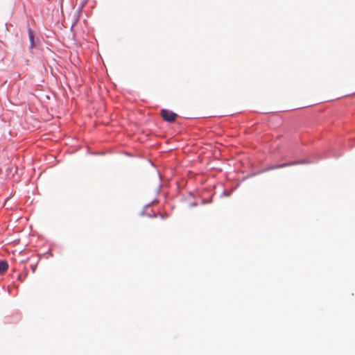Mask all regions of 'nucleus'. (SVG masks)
Returning <instances> with one entry per match:
<instances>
[{
    "instance_id": "1",
    "label": "nucleus",
    "mask_w": 355,
    "mask_h": 355,
    "mask_svg": "<svg viewBox=\"0 0 355 355\" xmlns=\"http://www.w3.org/2000/svg\"><path fill=\"white\" fill-rule=\"evenodd\" d=\"M161 115L164 121L170 123L174 122L178 117L177 114L166 109L162 110Z\"/></svg>"
},
{
    "instance_id": "2",
    "label": "nucleus",
    "mask_w": 355,
    "mask_h": 355,
    "mask_svg": "<svg viewBox=\"0 0 355 355\" xmlns=\"http://www.w3.org/2000/svg\"><path fill=\"white\" fill-rule=\"evenodd\" d=\"M8 265L6 261H0V274H3L8 270Z\"/></svg>"
},
{
    "instance_id": "3",
    "label": "nucleus",
    "mask_w": 355,
    "mask_h": 355,
    "mask_svg": "<svg viewBox=\"0 0 355 355\" xmlns=\"http://www.w3.org/2000/svg\"><path fill=\"white\" fill-rule=\"evenodd\" d=\"M295 164H296L295 162H289V163H286V164H283L276 165V166L271 167V169H277V168H283V167H286V166H292Z\"/></svg>"
},
{
    "instance_id": "4",
    "label": "nucleus",
    "mask_w": 355,
    "mask_h": 355,
    "mask_svg": "<svg viewBox=\"0 0 355 355\" xmlns=\"http://www.w3.org/2000/svg\"><path fill=\"white\" fill-rule=\"evenodd\" d=\"M28 36H29V39H30V42H31V46H34V35H33V32L32 31V30L31 28L28 29Z\"/></svg>"
},
{
    "instance_id": "5",
    "label": "nucleus",
    "mask_w": 355,
    "mask_h": 355,
    "mask_svg": "<svg viewBox=\"0 0 355 355\" xmlns=\"http://www.w3.org/2000/svg\"><path fill=\"white\" fill-rule=\"evenodd\" d=\"M36 267H37V265H32L31 266V269H32L33 272L35 271Z\"/></svg>"
}]
</instances>
